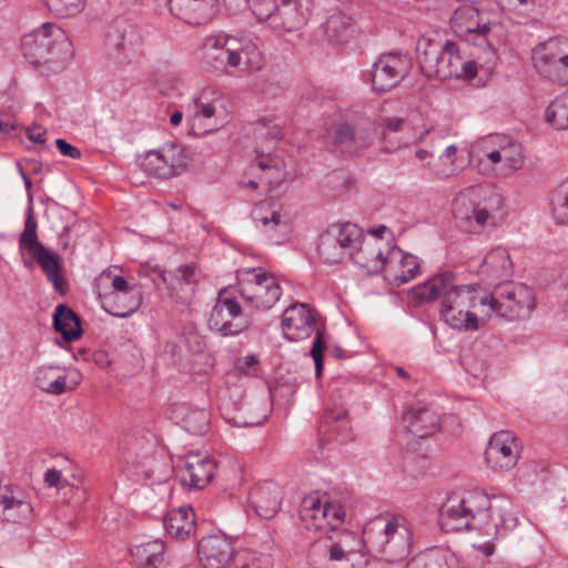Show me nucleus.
Wrapping results in <instances>:
<instances>
[{"label":"nucleus","mask_w":568,"mask_h":568,"mask_svg":"<svg viewBox=\"0 0 568 568\" xmlns=\"http://www.w3.org/2000/svg\"><path fill=\"white\" fill-rule=\"evenodd\" d=\"M520 445L513 432L499 430L491 435L485 450V460L495 471L513 469L519 459Z\"/></svg>","instance_id":"obj_17"},{"label":"nucleus","mask_w":568,"mask_h":568,"mask_svg":"<svg viewBox=\"0 0 568 568\" xmlns=\"http://www.w3.org/2000/svg\"><path fill=\"white\" fill-rule=\"evenodd\" d=\"M252 219L257 227L265 233H272L280 226H285L282 222L280 210L270 202H260L252 211Z\"/></svg>","instance_id":"obj_37"},{"label":"nucleus","mask_w":568,"mask_h":568,"mask_svg":"<svg viewBox=\"0 0 568 568\" xmlns=\"http://www.w3.org/2000/svg\"><path fill=\"white\" fill-rule=\"evenodd\" d=\"M53 327L68 342L78 339L82 334L79 316L63 304L55 307Z\"/></svg>","instance_id":"obj_34"},{"label":"nucleus","mask_w":568,"mask_h":568,"mask_svg":"<svg viewBox=\"0 0 568 568\" xmlns=\"http://www.w3.org/2000/svg\"><path fill=\"white\" fill-rule=\"evenodd\" d=\"M368 551L376 552L386 562H400L410 552L412 531L402 516H390L384 527V531L375 536L365 529Z\"/></svg>","instance_id":"obj_8"},{"label":"nucleus","mask_w":568,"mask_h":568,"mask_svg":"<svg viewBox=\"0 0 568 568\" xmlns=\"http://www.w3.org/2000/svg\"><path fill=\"white\" fill-rule=\"evenodd\" d=\"M420 303L442 300L440 318L452 328L474 332L489 320L488 291L479 284H456L450 272L439 273L413 290Z\"/></svg>","instance_id":"obj_1"},{"label":"nucleus","mask_w":568,"mask_h":568,"mask_svg":"<svg viewBox=\"0 0 568 568\" xmlns=\"http://www.w3.org/2000/svg\"><path fill=\"white\" fill-rule=\"evenodd\" d=\"M498 139L505 169L510 172L520 170L525 163L523 145L508 136L498 135Z\"/></svg>","instance_id":"obj_39"},{"label":"nucleus","mask_w":568,"mask_h":568,"mask_svg":"<svg viewBox=\"0 0 568 568\" xmlns=\"http://www.w3.org/2000/svg\"><path fill=\"white\" fill-rule=\"evenodd\" d=\"M281 162L273 158L262 159L257 162V166L262 171H268V183L272 187L278 186L285 180V172L281 168Z\"/></svg>","instance_id":"obj_49"},{"label":"nucleus","mask_w":568,"mask_h":568,"mask_svg":"<svg viewBox=\"0 0 568 568\" xmlns=\"http://www.w3.org/2000/svg\"><path fill=\"white\" fill-rule=\"evenodd\" d=\"M282 499V489L273 481L260 483L248 494L250 505L264 519H271L278 513Z\"/></svg>","instance_id":"obj_23"},{"label":"nucleus","mask_w":568,"mask_h":568,"mask_svg":"<svg viewBox=\"0 0 568 568\" xmlns=\"http://www.w3.org/2000/svg\"><path fill=\"white\" fill-rule=\"evenodd\" d=\"M173 413L190 434L203 435L210 428L211 414L205 408H194L183 403L176 404Z\"/></svg>","instance_id":"obj_30"},{"label":"nucleus","mask_w":568,"mask_h":568,"mask_svg":"<svg viewBox=\"0 0 568 568\" xmlns=\"http://www.w3.org/2000/svg\"><path fill=\"white\" fill-rule=\"evenodd\" d=\"M105 43L111 54L121 63L130 62L143 51V39L136 27L126 20H116L111 26Z\"/></svg>","instance_id":"obj_16"},{"label":"nucleus","mask_w":568,"mask_h":568,"mask_svg":"<svg viewBox=\"0 0 568 568\" xmlns=\"http://www.w3.org/2000/svg\"><path fill=\"white\" fill-rule=\"evenodd\" d=\"M326 341L323 329H316L315 338L313 341L310 354L315 364L316 377H320L323 371V351L325 348Z\"/></svg>","instance_id":"obj_53"},{"label":"nucleus","mask_w":568,"mask_h":568,"mask_svg":"<svg viewBox=\"0 0 568 568\" xmlns=\"http://www.w3.org/2000/svg\"><path fill=\"white\" fill-rule=\"evenodd\" d=\"M32 506L14 495L11 486H0V516L13 524H23L31 518Z\"/></svg>","instance_id":"obj_28"},{"label":"nucleus","mask_w":568,"mask_h":568,"mask_svg":"<svg viewBox=\"0 0 568 568\" xmlns=\"http://www.w3.org/2000/svg\"><path fill=\"white\" fill-rule=\"evenodd\" d=\"M281 0H248L253 14L262 22L271 26V18L277 10Z\"/></svg>","instance_id":"obj_48"},{"label":"nucleus","mask_w":568,"mask_h":568,"mask_svg":"<svg viewBox=\"0 0 568 568\" xmlns=\"http://www.w3.org/2000/svg\"><path fill=\"white\" fill-rule=\"evenodd\" d=\"M334 536L349 557L354 554L362 552L364 547L367 548L365 535L364 538H359L355 532L342 529L334 532Z\"/></svg>","instance_id":"obj_46"},{"label":"nucleus","mask_w":568,"mask_h":568,"mask_svg":"<svg viewBox=\"0 0 568 568\" xmlns=\"http://www.w3.org/2000/svg\"><path fill=\"white\" fill-rule=\"evenodd\" d=\"M163 526L168 535L184 540L195 532V515L191 507H179L170 510Z\"/></svg>","instance_id":"obj_29"},{"label":"nucleus","mask_w":568,"mask_h":568,"mask_svg":"<svg viewBox=\"0 0 568 568\" xmlns=\"http://www.w3.org/2000/svg\"><path fill=\"white\" fill-rule=\"evenodd\" d=\"M479 160L487 159L493 164L503 162L501 149L498 135L483 139L477 145Z\"/></svg>","instance_id":"obj_45"},{"label":"nucleus","mask_w":568,"mask_h":568,"mask_svg":"<svg viewBox=\"0 0 568 568\" xmlns=\"http://www.w3.org/2000/svg\"><path fill=\"white\" fill-rule=\"evenodd\" d=\"M428 169L437 179H448L459 173L455 160L444 159L443 155H439L434 163H428Z\"/></svg>","instance_id":"obj_52"},{"label":"nucleus","mask_w":568,"mask_h":568,"mask_svg":"<svg viewBox=\"0 0 568 568\" xmlns=\"http://www.w3.org/2000/svg\"><path fill=\"white\" fill-rule=\"evenodd\" d=\"M165 546L160 539L138 545L132 549V556L142 568H159L164 560Z\"/></svg>","instance_id":"obj_36"},{"label":"nucleus","mask_w":568,"mask_h":568,"mask_svg":"<svg viewBox=\"0 0 568 568\" xmlns=\"http://www.w3.org/2000/svg\"><path fill=\"white\" fill-rule=\"evenodd\" d=\"M103 308L116 317H128L136 312L142 303L140 288H129L121 292H101Z\"/></svg>","instance_id":"obj_24"},{"label":"nucleus","mask_w":568,"mask_h":568,"mask_svg":"<svg viewBox=\"0 0 568 568\" xmlns=\"http://www.w3.org/2000/svg\"><path fill=\"white\" fill-rule=\"evenodd\" d=\"M456 27L459 32L469 37L473 40H483L479 45L487 43V36L491 30V22L484 19L479 10L473 7H467L456 11Z\"/></svg>","instance_id":"obj_27"},{"label":"nucleus","mask_w":568,"mask_h":568,"mask_svg":"<svg viewBox=\"0 0 568 568\" xmlns=\"http://www.w3.org/2000/svg\"><path fill=\"white\" fill-rule=\"evenodd\" d=\"M215 470L214 460L206 454L189 453L180 469L181 480L194 489L204 488L212 479Z\"/></svg>","instance_id":"obj_22"},{"label":"nucleus","mask_w":568,"mask_h":568,"mask_svg":"<svg viewBox=\"0 0 568 568\" xmlns=\"http://www.w3.org/2000/svg\"><path fill=\"white\" fill-rule=\"evenodd\" d=\"M34 382L49 394L60 395L67 390V375L60 366H40L34 373Z\"/></svg>","instance_id":"obj_33"},{"label":"nucleus","mask_w":568,"mask_h":568,"mask_svg":"<svg viewBox=\"0 0 568 568\" xmlns=\"http://www.w3.org/2000/svg\"><path fill=\"white\" fill-rule=\"evenodd\" d=\"M197 554L203 568H226L234 556L233 542L221 532L209 535L199 541Z\"/></svg>","instance_id":"obj_19"},{"label":"nucleus","mask_w":568,"mask_h":568,"mask_svg":"<svg viewBox=\"0 0 568 568\" xmlns=\"http://www.w3.org/2000/svg\"><path fill=\"white\" fill-rule=\"evenodd\" d=\"M457 151H458L457 146L454 144H450L444 150V152L440 155H443L444 159H449V160L456 161Z\"/></svg>","instance_id":"obj_64"},{"label":"nucleus","mask_w":568,"mask_h":568,"mask_svg":"<svg viewBox=\"0 0 568 568\" xmlns=\"http://www.w3.org/2000/svg\"><path fill=\"white\" fill-rule=\"evenodd\" d=\"M416 52L420 69L427 78L473 79L477 73L476 63L462 57L454 41L442 42L423 37L417 42Z\"/></svg>","instance_id":"obj_4"},{"label":"nucleus","mask_w":568,"mask_h":568,"mask_svg":"<svg viewBox=\"0 0 568 568\" xmlns=\"http://www.w3.org/2000/svg\"><path fill=\"white\" fill-rule=\"evenodd\" d=\"M504 206L503 196L490 189L471 186L460 192L453 202L456 225L464 232L479 234L486 226L497 224V214Z\"/></svg>","instance_id":"obj_5"},{"label":"nucleus","mask_w":568,"mask_h":568,"mask_svg":"<svg viewBox=\"0 0 568 568\" xmlns=\"http://www.w3.org/2000/svg\"><path fill=\"white\" fill-rule=\"evenodd\" d=\"M45 133L47 131L42 126L36 124L27 129L28 139L37 143L41 151L48 148L45 144Z\"/></svg>","instance_id":"obj_57"},{"label":"nucleus","mask_w":568,"mask_h":568,"mask_svg":"<svg viewBox=\"0 0 568 568\" xmlns=\"http://www.w3.org/2000/svg\"><path fill=\"white\" fill-rule=\"evenodd\" d=\"M345 519V510L339 504H331L325 501L324 530L326 532H336L338 527L343 525Z\"/></svg>","instance_id":"obj_47"},{"label":"nucleus","mask_w":568,"mask_h":568,"mask_svg":"<svg viewBox=\"0 0 568 568\" xmlns=\"http://www.w3.org/2000/svg\"><path fill=\"white\" fill-rule=\"evenodd\" d=\"M546 121L556 130H568V92L557 97L545 111Z\"/></svg>","instance_id":"obj_40"},{"label":"nucleus","mask_w":568,"mask_h":568,"mask_svg":"<svg viewBox=\"0 0 568 568\" xmlns=\"http://www.w3.org/2000/svg\"><path fill=\"white\" fill-rule=\"evenodd\" d=\"M479 273L490 283L509 280L514 265L507 248L497 246L490 250L479 266Z\"/></svg>","instance_id":"obj_26"},{"label":"nucleus","mask_w":568,"mask_h":568,"mask_svg":"<svg viewBox=\"0 0 568 568\" xmlns=\"http://www.w3.org/2000/svg\"><path fill=\"white\" fill-rule=\"evenodd\" d=\"M367 248L369 261L372 258L381 261L384 277L392 284L399 286L419 274L420 264L417 256L404 253L399 247H393L385 257L375 244H368Z\"/></svg>","instance_id":"obj_14"},{"label":"nucleus","mask_w":568,"mask_h":568,"mask_svg":"<svg viewBox=\"0 0 568 568\" xmlns=\"http://www.w3.org/2000/svg\"><path fill=\"white\" fill-rule=\"evenodd\" d=\"M235 369L241 375H255L258 369V359L254 355L239 358L235 364Z\"/></svg>","instance_id":"obj_55"},{"label":"nucleus","mask_w":568,"mask_h":568,"mask_svg":"<svg viewBox=\"0 0 568 568\" xmlns=\"http://www.w3.org/2000/svg\"><path fill=\"white\" fill-rule=\"evenodd\" d=\"M170 276H174L179 284L191 285L195 283V265L187 264L178 267L174 272L169 273Z\"/></svg>","instance_id":"obj_56"},{"label":"nucleus","mask_w":568,"mask_h":568,"mask_svg":"<svg viewBox=\"0 0 568 568\" xmlns=\"http://www.w3.org/2000/svg\"><path fill=\"white\" fill-rule=\"evenodd\" d=\"M314 552L321 551L329 558V560L342 561L349 560V556L344 551L341 542L336 539L334 534L318 539L312 545Z\"/></svg>","instance_id":"obj_44"},{"label":"nucleus","mask_w":568,"mask_h":568,"mask_svg":"<svg viewBox=\"0 0 568 568\" xmlns=\"http://www.w3.org/2000/svg\"><path fill=\"white\" fill-rule=\"evenodd\" d=\"M190 161L187 149L176 142H166L139 158L140 168L146 174L170 180L185 172Z\"/></svg>","instance_id":"obj_12"},{"label":"nucleus","mask_w":568,"mask_h":568,"mask_svg":"<svg viewBox=\"0 0 568 568\" xmlns=\"http://www.w3.org/2000/svg\"><path fill=\"white\" fill-rule=\"evenodd\" d=\"M454 555L448 551H440L435 556L428 558V561L425 564L427 568H440L442 562L448 564L449 560H454ZM449 568V567H448Z\"/></svg>","instance_id":"obj_59"},{"label":"nucleus","mask_w":568,"mask_h":568,"mask_svg":"<svg viewBox=\"0 0 568 568\" xmlns=\"http://www.w3.org/2000/svg\"><path fill=\"white\" fill-rule=\"evenodd\" d=\"M55 145L59 152L67 158L77 160L81 158V151L64 139H57Z\"/></svg>","instance_id":"obj_58"},{"label":"nucleus","mask_w":568,"mask_h":568,"mask_svg":"<svg viewBox=\"0 0 568 568\" xmlns=\"http://www.w3.org/2000/svg\"><path fill=\"white\" fill-rule=\"evenodd\" d=\"M489 320L494 314L508 321L526 318L535 308L530 288L521 283L498 285L494 293L488 292Z\"/></svg>","instance_id":"obj_11"},{"label":"nucleus","mask_w":568,"mask_h":568,"mask_svg":"<svg viewBox=\"0 0 568 568\" xmlns=\"http://www.w3.org/2000/svg\"><path fill=\"white\" fill-rule=\"evenodd\" d=\"M407 429L417 437L425 438L439 427L438 416L426 407L410 408L404 414Z\"/></svg>","instance_id":"obj_31"},{"label":"nucleus","mask_w":568,"mask_h":568,"mask_svg":"<svg viewBox=\"0 0 568 568\" xmlns=\"http://www.w3.org/2000/svg\"><path fill=\"white\" fill-rule=\"evenodd\" d=\"M550 207L556 223L568 225V180L559 185L551 194Z\"/></svg>","instance_id":"obj_41"},{"label":"nucleus","mask_w":568,"mask_h":568,"mask_svg":"<svg viewBox=\"0 0 568 568\" xmlns=\"http://www.w3.org/2000/svg\"><path fill=\"white\" fill-rule=\"evenodd\" d=\"M217 104L222 105V100L219 93L211 89H204L193 98L186 106V119L191 133L204 135L221 125L215 116Z\"/></svg>","instance_id":"obj_15"},{"label":"nucleus","mask_w":568,"mask_h":568,"mask_svg":"<svg viewBox=\"0 0 568 568\" xmlns=\"http://www.w3.org/2000/svg\"><path fill=\"white\" fill-rule=\"evenodd\" d=\"M325 501L318 496H307L300 508V518L307 529L324 530Z\"/></svg>","instance_id":"obj_35"},{"label":"nucleus","mask_w":568,"mask_h":568,"mask_svg":"<svg viewBox=\"0 0 568 568\" xmlns=\"http://www.w3.org/2000/svg\"><path fill=\"white\" fill-rule=\"evenodd\" d=\"M200 1L201 0H166L171 13L190 23H193L191 11L197 7ZM194 23H197V21H194Z\"/></svg>","instance_id":"obj_50"},{"label":"nucleus","mask_w":568,"mask_h":568,"mask_svg":"<svg viewBox=\"0 0 568 568\" xmlns=\"http://www.w3.org/2000/svg\"><path fill=\"white\" fill-rule=\"evenodd\" d=\"M311 10L312 0H281L270 27L283 32L297 31L307 23Z\"/></svg>","instance_id":"obj_20"},{"label":"nucleus","mask_w":568,"mask_h":568,"mask_svg":"<svg viewBox=\"0 0 568 568\" xmlns=\"http://www.w3.org/2000/svg\"><path fill=\"white\" fill-rule=\"evenodd\" d=\"M537 73L556 84H568V39L549 38L531 50Z\"/></svg>","instance_id":"obj_10"},{"label":"nucleus","mask_w":568,"mask_h":568,"mask_svg":"<svg viewBox=\"0 0 568 568\" xmlns=\"http://www.w3.org/2000/svg\"><path fill=\"white\" fill-rule=\"evenodd\" d=\"M316 327V313L305 303L288 306L282 317L284 336L290 341L308 337Z\"/></svg>","instance_id":"obj_21"},{"label":"nucleus","mask_w":568,"mask_h":568,"mask_svg":"<svg viewBox=\"0 0 568 568\" xmlns=\"http://www.w3.org/2000/svg\"><path fill=\"white\" fill-rule=\"evenodd\" d=\"M281 128L278 125L271 126L265 133L261 132L260 135H265L267 139L276 140L281 136Z\"/></svg>","instance_id":"obj_63"},{"label":"nucleus","mask_w":568,"mask_h":568,"mask_svg":"<svg viewBox=\"0 0 568 568\" xmlns=\"http://www.w3.org/2000/svg\"><path fill=\"white\" fill-rule=\"evenodd\" d=\"M408 71V61L398 52L382 54L371 71L372 85L377 92H388L398 85Z\"/></svg>","instance_id":"obj_18"},{"label":"nucleus","mask_w":568,"mask_h":568,"mask_svg":"<svg viewBox=\"0 0 568 568\" xmlns=\"http://www.w3.org/2000/svg\"><path fill=\"white\" fill-rule=\"evenodd\" d=\"M32 257L41 266L47 280L52 283L54 290L61 294L65 293V282L61 272L60 256L42 246V250H37L31 253Z\"/></svg>","instance_id":"obj_32"},{"label":"nucleus","mask_w":568,"mask_h":568,"mask_svg":"<svg viewBox=\"0 0 568 568\" xmlns=\"http://www.w3.org/2000/svg\"><path fill=\"white\" fill-rule=\"evenodd\" d=\"M368 140L369 132L361 134L348 123H342L335 130V143L342 146L365 148Z\"/></svg>","instance_id":"obj_43"},{"label":"nucleus","mask_w":568,"mask_h":568,"mask_svg":"<svg viewBox=\"0 0 568 568\" xmlns=\"http://www.w3.org/2000/svg\"><path fill=\"white\" fill-rule=\"evenodd\" d=\"M37 229L38 223L33 216L32 209L30 207L24 221V229L19 237L20 251L26 250L31 254L37 250H42V246L44 245L38 239Z\"/></svg>","instance_id":"obj_42"},{"label":"nucleus","mask_w":568,"mask_h":568,"mask_svg":"<svg viewBox=\"0 0 568 568\" xmlns=\"http://www.w3.org/2000/svg\"><path fill=\"white\" fill-rule=\"evenodd\" d=\"M368 244L355 224H332L321 234L317 253L326 264H337L345 256H349L357 264L365 266L369 262Z\"/></svg>","instance_id":"obj_7"},{"label":"nucleus","mask_w":568,"mask_h":568,"mask_svg":"<svg viewBox=\"0 0 568 568\" xmlns=\"http://www.w3.org/2000/svg\"><path fill=\"white\" fill-rule=\"evenodd\" d=\"M21 51L31 64H43L49 71L60 72L71 55V43L63 29L47 22L23 36Z\"/></svg>","instance_id":"obj_6"},{"label":"nucleus","mask_w":568,"mask_h":568,"mask_svg":"<svg viewBox=\"0 0 568 568\" xmlns=\"http://www.w3.org/2000/svg\"><path fill=\"white\" fill-rule=\"evenodd\" d=\"M103 292H121L129 288H140L135 284H130L123 276L115 275L112 272H103L100 276Z\"/></svg>","instance_id":"obj_51"},{"label":"nucleus","mask_w":568,"mask_h":568,"mask_svg":"<svg viewBox=\"0 0 568 568\" xmlns=\"http://www.w3.org/2000/svg\"><path fill=\"white\" fill-rule=\"evenodd\" d=\"M237 280L242 297L257 310L272 308L282 296L278 280L263 267L239 270Z\"/></svg>","instance_id":"obj_9"},{"label":"nucleus","mask_w":568,"mask_h":568,"mask_svg":"<svg viewBox=\"0 0 568 568\" xmlns=\"http://www.w3.org/2000/svg\"><path fill=\"white\" fill-rule=\"evenodd\" d=\"M510 505L505 498H494L483 491H466L462 496L448 497L440 509V526L446 532L471 529V521L483 523V530L489 537H497L501 528L507 527L506 510Z\"/></svg>","instance_id":"obj_2"},{"label":"nucleus","mask_w":568,"mask_h":568,"mask_svg":"<svg viewBox=\"0 0 568 568\" xmlns=\"http://www.w3.org/2000/svg\"><path fill=\"white\" fill-rule=\"evenodd\" d=\"M382 125L384 128V140L390 138L393 133H404V136L397 141L394 149L409 145L420 139V136H416L413 126L403 118H385L382 120Z\"/></svg>","instance_id":"obj_38"},{"label":"nucleus","mask_w":568,"mask_h":568,"mask_svg":"<svg viewBox=\"0 0 568 568\" xmlns=\"http://www.w3.org/2000/svg\"><path fill=\"white\" fill-rule=\"evenodd\" d=\"M351 24V19L342 13L335 12L326 21V33L328 37L338 38Z\"/></svg>","instance_id":"obj_54"},{"label":"nucleus","mask_w":568,"mask_h":568,"mask_svg":"<svg viewBox=\"0 0 568 568\" xmlns=\"http://www.w3.org/2000/svg\"><path fill=\"white\" fill-rule=\"evenodd\" d=\"M209 327L222 336H235L250 327V321L239 302L229 295L226 288L220 290L211 311Z\"/></svg>","instance_id":"obj_13"},{"label":"nucleus","mask_w":568,"mask_h":568,"mask_svg":"<svg viewBox=\"0 0 568 568\" xmlns=\"http://www.w3.org/2000/svg\"><path fill=\"white\" fill-rule=\"evenodd\" d=\"M202 60L207 68L221 72H226L227 67L243 65V70L251 73L265 64L257 38L209 37L202 47Z\"/></svg>","instance_id":"obj_3"},{"label":"nucleus","mask_w":568,"mask_h":568,"mask_svg":"<svg viewBox=\"0 0 568 568\" xmlns=\"http://www.w3.org/2000/svg\"><path fill=\"white\" fill-rule=\"evenodd\" d=\"M353 128L355 129V131H358L361 134H366L367 132H369V140L366 143V145H368L374 135L373 123L369 120H364L362 123H359Z\"/></svg>","instance_id":"obj_62"},{"label":"nucleus","mask_w":568,"mask_h":568,"mask_svg":"<svg viewBox=\"0 0 568 568\" xmlns=\"http://www.w3.org/2000/svg\"><path fill=\"white\" fill-rule=\"evenodd\" d=\"M230 423H232L235 426L242 427V426H254L257 424H261V420H256L253 418H246L244 416H234L227 418Z\"/></svg>","instance_id":"obj_61"},{"label":"nucleus","mask_w":568,"mask_h":568,"mask_svg":"<svg viewBox=\"0 0 568 568\" xmlns=\"http://www.w3.org/2000/svg\"><path fill=\"white\" fill-rule=\"evenodd\" d=\"M352 428L346 409L343 407L327 408L321 419L318 432L322 439H335L345 443L352 439Z\"/></svg>","instance_id":"obj_25"},{"label":"nucleus","mask_w":568,"mask_h":568,"mask_svg":"<svg viewBox=\"0 0 568 568\" xmlns=\"http://www.w3.org/2000/svg\"><path fill=\"white\" fill-rule=\"evenodd\" d=\"M61 471L54 468L48 469L44 474V481L49 487H59L61 480Z\"/></svg>","instance_id":"obj_60"}]
</instances>
